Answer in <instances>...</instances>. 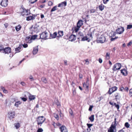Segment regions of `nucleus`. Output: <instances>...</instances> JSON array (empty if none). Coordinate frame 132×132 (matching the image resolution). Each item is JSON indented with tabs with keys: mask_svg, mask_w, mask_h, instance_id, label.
<instances>
[{
	"mask_svg": "<svg viewBox=\"0 0 132 132\" xmlns=\"http://www.w3.org/2000/svg\"><path fill=\"white\" fill-rule=\"evenodd\" d=\"M61 132H68L67 129L64 126H62L60 128Z\"/></svg>",
	"mask_w": 132,
	"mask_h": 132,
	"instance_id": "11",
	"label": "nucleus"
},
{
	"mask_svg": "<svg viewBox=\"0 0 132 132\" xmlns=\"http://www.w3.org/2000/svg\"><path fill=\"white\" fill-rule=\"evenodd\" d=\"M3 91V92L4 93H7V90H6L5 89Z\"/></svg>",
	"mask_w": 132,
	"mask_h": 132,
	"instance_id": "62",
	"label": "nucleus"
},
{
	"mask_svg": "<svg viewBox=\"0 0 132 132\" xmlns=\"http://www.w3.org/2000/svg\"><path fill=\"white\" fill-rule=\"evenodd\" d=\"M67 5V2L64 1L61 3L58 4V6L59 7H63V6H65Z\"/></svg>",
	"mask_w": 132,
	"mask_h": 132,
	"instance_id": "14",
	"label": "nucleus"
},
{
	"mask_svg": "<svg viewBox=\"0 0 132 132\" xmlns=\"http://www.w3.org/2000/svg\"><path fill=\"white\" fill-rule=\"evenodd\" d=\"M79 76L80 78H82V75L81 74H79Z\"/></svg>",
	"mask_w": 132,
	"mask_h": 132,
	"instance_id": "64",
	"label": "nucleus"
},
{
	"mask_svg": "<svg viewBox=\"0 0 132 132\" xmlns=\"http://www.w3.org/2000/svg\"><path fill=\"white\" fill-rule=\"evenodd\" d=\"M88 84V80H87L86 83H84L83 84V87H86L87 89H88L89 86Z\"/></svg>",
	"mask_w": 132,
	"mask_h": 132,
	"instance_id": "21",
	"label": "nucleus"
},
{
	"mask_svg": "<svg viewBox=\"0 0 132 132\" xmlns=\"http://www.w3.org/2000/svg\"><path fill=\"white\" fill-rule=\"evenodd\" d=\"M77 36L78 37L77 38V39H79L80 38H81L83 37H84V35L83 34L80 32H79Z\"/></svg>",
	"mask_w": 132,
	"mask_h": 132,
	"instance_id": "20",
	"label": "nucleus"
},
{
	"mask_svg": "<svg viewBox=\"0 0 132 132\" xmlns=\"http://www.w3.org/2000/svg\"><path fill=\"white\" fill-rule=\"evenodd\" d=\"M85 61H86V64H88L89 63V62L88 60V59H87L86 60H85Z\"/></svg>",
	"mask_w": 132,
	"mask_h": 132,
	"instance_id": "55",
	"label": "nucleus"
},
{
	"mask_svg": "<svg viewBox=\"0 0 132 132\" xmlns=\"http://www.w3.org/2000/svg\"><path fill=\"white\" fill-rule=\"evenodd\" d=\"M106 58L107 59H109L110 58V54L108 52L107 53H106Z\"/></svg>",
	"mask_w": 132,
	"mask_h": 132,
	"instance_id": "38",
	"label": "nucleus"
},
{
	"mask_svg": "<svg viewBox=\"0 0 132 132\" xmlns=\"http://www.w3.org/2000/svg\"><path fill=\"white\" fill-rule=\"evenodd\" d=\"M21 103L20 101H18L16 102L14 104V105L16 106V107H18L19 105Z\"/></svg>",
	"mask_w": 132,
	"mask_h": 132,
	"instance_id": "35",
	"label": "nucleus"
},
{
	"mask_svg": "<svg viewBox=\"0 0 132 132\" xmlns=\"http://www.w3.org/2000/svg\"><path fill=\"white\" fill-rule=\"evenodd\" d=\"M57 6H56L54 7L51 10V12L57 10Z\"/></svg>",
	"mask_w": 132,
	"mask_h": 132,
	"instance_id": "34",
	"label": "nucleus"
},
{
	"mask_svg": "<svg viewBox=\"0 0 132 132\" xmlns=\"http://www.w3.org/2000/svg\"><path fill=\"white\" fill-rule=\"evenodd\" d=\"M40 39L45 40L47 39L48 34L46 31L44 32L42 34H40Z\"/></svg>",
	"mask_w": 132,
	"mask_h": 132,
	"instance_id": "4",
	"label": "nucleus"
},
{
	"mask_svg": "<svg viewBox=\"0 0 132 132\" xmlns=\"http://www.w3.org/2000/svg\"><path fill=\"white\" fill-rule=\"evenodd\" d=\"M15 112L14 111H10L8 113V117L10 120L14 118Z\"/></svg>",
	"mask_w": 132,
	"mask_h": 132,
	"instance_id": "7",
	"label": "nucleus"
},
{
	"mask_svg": "<svg viewBox=\"0 0 132 132\" xmlns=\"http://www.w3.org/2000/svg\"><path fill=\"white\" fill-rule=\"evenodd\" d=\"M34 18V17L32 16H29L27 17L26 20L28 21H29L32 20Z\"/></svg>",
	"mask_w": 132,
	"mask_h": 132,
	"instance_id": "29",
	"label": "nucleus"
},
{
	"mask_svg": "<svg viewBox=\"0 0 132 132\" xmlns=\"http://www.w3.org/2000/svg\"><path fill=\"white\" fill-rule=\"evenodd\" d=\"M57 34V33L56 32H54L52 35H51V36L52 37V38H55L56 37Z\"/></svg>",
	"mask_w": 132,
	"mask_h": 132,
	"instance_id": "26",
	"label": "nucleus"
},
{
	"mask_svg": "<svg viewBox=\"0 0 132 132\" xmlns=\"http://www.w3.org/2000/svg\"><path fill=\"white\" fill-rule=\"evenodd\" d=\"M38 46H37L34 48L32 51L33 54H36L37 53L38 51Z\"/></svg>",
	"mask_w": 132,
	"mask_h": 132,
	"instance_id": "15",
	"label": "nucleus"
},
{
	"mask_svg": "<svg viewBox=\"0 0 132 132\" xmlns=\"http://www.w3.org/2000/svg\"><path fill=\"white\" fill-rule=\"evenodd\" d=\"M104 6L101 4L99 6V9L101 11H102L104 9Z\"/></svg>",
	"mask_w": 132,
	"mask_h": 132,
	"instance_id": "27",
	"label": "nucleus"
},
{
	"mask_svg": "<svg viewBox=\"0 0 132 132\" xmlns=\"http://www.w3.org/2000/svg\"><path fill=\"white\" fill-rule=\"evenodd\" d=\"M8 0H2L1 2V4L3 6L5 7L8 4Z\"/></svg>",
	"mask_w": 132,
	"mask_h": 132,
	"instance_id": "9",
	"label": "nucleus"
},
{
	"mask_svg": "<svg viewBox=\"0 0 132 132\" xmlns=\"http://www.w3.org/2000/svg\"><path fill=\"white\" fill-rule=\"evenodd\" d=\"M56 125L58 126H60L61 125V124L59 122H57L56 123Z\"/></svg>",
	"mask_w": 132,
	"mask_h": 132,
	"instance_id": "63",
	"label": "nucleus"
},
{
	"mask_svg": "<svg viewBox=\"0 0 132 132\" xmlns=\"http://www.w3.org/2000/svg\"><path fill=\"white\" fill-rule=\"evenodd\" d=\"M58 34L59 36H58L57 37H62L63 35V32L62 31H59Z\"/></svg>",
	"mask_w": 132,
	"mask_h": 132,
	"instance_id": "25",
	"label": "nucleus"
},
{
	"mask_svg": "<svg viewBox=\"0 0 132 132\" xmlns=\"http://www.w3.org/2000/svg\"><path fill=\"white\" fill-rule=\"evenodd\" d=\"M36 0H30V3L33 4L36 2L37 1H35Z\"/></svg>",
	"mask_w": 132,
	"mask_h": 132,
	"instance_id": "48",
	"label": "nucleus"
},
{
	"mask_svg": "<svg viewBox=\"0 0 132 132\" xmlns=\"http://www.w3.org/2000/svg\"><path fill=\"white\" fill-rule=\"evenodd\" d=\"M53 3L51 1H49L48 2V5L49 6H51L52 5Z\"/></svg>",
	"mask_w": 132,
	"mask_h": 132,
	"instance_id": "50",
	"label": "nucleus"
},
{
	"mask_svg": "<svg viewBox=\"0 0 132 132\" xmlns=\"http://www.w3.org/2000/svg\"><path fill=\"white\" fill-rule=\"evenodd\" d=\"M14 125L16 129H18L20 127V124L19 123H18L14 124Z\"/></svg>",
	"mask_w": 132,
	"mask_h": 132,
	"instance_id": "28",
	"label": "nucleus"
},
{
	"mask_svg": "<svg viewBox=\"0 0 132 132\" xmlns=\"http://www.w3.org/2000/svg\"><path fill=\"white\" fill-rule=\"evenodd\" d=\"M37 37V35H34L31 36V38L32 39V42L33 39H35Z\"/></svg>",
	"mask_w": 132,
	"mask_h": 132,
	"instance_id": "32",
	"label": "nucleus"
},
{
	"mask_svg": "<svg viewBox=\"0 0 132 132\" xmlns=\"http://www.w3.org/2000/svg\"><path fill=\"white\" fill-rule=\"evenodd\" d=\"M130 94L131 95H132V88L130 90Z\"/></svg>",
	"mask_w": 132,
	"mask_h": 132,
	"instance_id": "61",
	"label": "nucleus"
},
{
	"mask_svg": "<svg viewBox=\"0 0 132 132\" xmlns=\"http://www.w3.org/2000/svg\"><path fill=\"white\" fill-rule=\"evenodd\" d=\"M69 113L71 114V116L73 115L72 111L71 109H69Z\"/></svg>",
	"mask_w": 132,
	"mask_h": 132,
	"instance_id": "44",
	"label": "nucleus"
},
{
	"mask_svg": "<svg viewBox=\"0 0 132 132\" xmlns=\"http://www.w3.org/2000/svg\"><path fill=\"white\" fill-rule=\"evenodd\" d=\"M132 28V25H128L127 26V29H130Z\"/></svg>",
	"mask_w": 132,
	"mask_h": 132,
	"instance_id": "43",
	"label": "nucleus"
},
{
	"mask_svg": "<svg viewBox=\"0 0 132 132\" xmlns=\"http://www.w3.org/2000/svg\"><path fill=\"white\" fill-rule=\"evenodd\" d=\"M26 42L28 43H30L32 42V39L30 36H28L26 39Z\"/></svg>",
	"mask_w": 132,
	"mask_h": 132,
	"instance_id": "17",
	"label": "nucleus"
},
{
	"mask_svg": "<svg viewBox=\"0 0 132 132\" xmlns=\"http://www.w3.org/2000/svg\"><path fill=\"white\" fill-rule=\"evenodd\" d=\"M42 81L44 83H46L47 82V81L46 79L44 77H43L42 78Z\"/></svg>",
	"mask_w": 132,
	"mask_h": 132,
	"instance_id": "31",
	"label": "nucleus"
},
{
	"mask_svg": "<svg viewBox=\"0 0 132 132\" xmlns=\"http://www.w3.org/2000/svg\"><path fill=\"white\" fill-rule=\"evenodd\" d=\"M76 39V36L75 35H72L69 38V40L71 42L75 40Z\"/></svg>",
	"mask_w": 132,
	"mask_h": 132,
	"instance_id": "13",
	"label": "nucleus"
},
{
	"mask_svg": "<svg viewBox=\"0 0 132 132\" xmlns=\"http://www.w3.org/2000/svg\"><path fill=\"white\" fill-rule=\"evenodd\" d=\"M114 96L115 97V99L116 101L117 100H119L120 98V96L119 94L118 93H116L114 94Z\"/></svg>",
	"mask_w": 132,
	"mask_h": 132,
	"instance_id": "19",
	"label": "nucleus"
},
{
	"mask_svg": "<svg viewBox=\"0 0 132 132\" xmlns=\"http://www.w3.org/2000/svg\"><path fill=\"white\" fill-rule=\"evenodd\" d=\"M23 47L24 48H26L28 47V45L27 44H24L23 45Z\"/></svg>",
	"mask_w": 132,
	"mask_h": 132,
	"instance_id": "52",
	"label": "nucleus"
},
{
	"mask_svg": "<svg viewBox=\"0 0 132 132\" xmlns=\"http://www.w3.org/2000/svg\"><path fill=\"white\" fill-rule=\"evenodd\" d=\"M81 39V41H84L87 40L88 38L87 37L85 36V37H83Z\"/></svg>",
	"mask_w": 132,
	"mask_h": 132,
	"instance_id": "33",
	"label": "nucleus"
},
{
	"mask_svg": "<svg viewBox=\"0 0 132 132\" xmlns=\"http://www.w3.org/2000/svg\"><path fill=\"white\" fill-rule=\"evenodd\" d=\"M83 24V21L81 20H79L77 23V27H80Z\"/></svg>",
	"mask_w": 132,
	"mask_h": 132,
	"instance_id": "18",
	"label": "nucleus"
},
{
	"mask_svg": "<svg viewBox=\"0 0 132 132\" xmlns=\"http://www.w3.org/2000/svg\"><path fill=\"white\" fill-rule=\"evenodd\" d=\"M94 115H92L89 117V119L90 120L91 122H93L94 121Z\"/></svg>",
	"mask_w": 132,
	"mask_h": 132,
	"instance_id": "24",
	"label": "nucleus"
},
{
	"mask_svg": "<svg viewBox=\"0 0 132 132\" xmlns=\"http://www.w3.org/2000/svg\"><path fill=\"white\" fill-rule=\"evenodd\" d=\"M29 79L31 81H33L34 80L32 76L31 75H30L29 77Z\"/></svg>",
	"mask_w": 132,
	"mask_h": 132,
	"instance_id": "41",
	"label": "nucleus"
},
{
	"mask_svg": "<svg viewBox=\"0 0 132 132\" xmlns=\"http://www.w3.org/2000/svg\"><path fill=\"white\" fill-rule=\"evenodd\" d=\"M97 40L99 42L103 43L105 41V38L103 35H102L98 36V37L97 39Z\"/></svg>",
	"mask_w": 132,
	"mask_h": 132,
	"instance_id": "3",
	"label": "nucleus"
},
{
	"mask_svg": "<svg viewBox=\"0 0 132 132\" xmlns=\"http://www.w3.org/2000/svg\"><path fill=\"white\" fill-rule=\"evenodd\" d=\"M54 116L57 120H58L59 119V116L58 114H54Z\"/></svg>",
	"mask_w": 132,
	"mask_h": 132,
	"instance_id": "37",
	"label": "nucleus"
},
{
	"mask_svg": "<svg viewBox=\"0 0 132 132\" xmlns=\"http://www.w3.org/2000/svg\"><path fill=\"white\" fill-rule=\"evenodd\" d=\"M43 131V130L42 128H39L37 130V132H42Z\"/></svg>",
	"mask_w": 132,
	"mask_h": 132,
	"instance_id": "47",
	"label": "nucleus"
},
{
	"mask_svg": "<svg viewBox=\"0 0 132 132\" xmlns=\"http://www.w3.org/2000/svg\"><path fill=\"white\" fill-rule=\"evenodd\" d=\"M124 31L123 28L120 27L118 28L116 30V33L117 34H122Z\"/></svg>",
	"mask_w": 132,
	"mask_h": 132,
	"instance_id": "6",
	"label": "nucleus"
},
{
	"mask_svg": "<svg viewBox=\"0 0 132 132\" xmlns=\"http://www.w3.org/2000/svg\"><path fill=\"white\" fill-rule=\"evenodd\" d=\"M26 95L28 96L29 99L30 101L34 100L35 98V97L34 96L28 93H26Z\"/></svg>",
	"mask_w": 132,
	"mask_h": 132,
	"instance_id": "12",
	"label": "nucleus"
},
{
	"mask_svg": "<svg viewBox=\"0 0 132 132\" xmlns=\"http://www.w3.org/2000/svg\"><path fill=\"white\" fill-rule=\"evenodd\" d=\"M37 124L39 125L42 124L45 120V119L43 116L38 117L37 118Z\"/></svg>",
	"mask_w": 132,
	"mask_h": 132,
	"instance_id": "2",
	"label": "nucleus"
},
{
	"mask_svg": "<svg viewBox=\"0 0 132 132\" xmlns=\"http://www.w3.org/2000/svg\"><path fill=\"white\" fill-rule=\"evenodd\" d=\"M117 38H118L117 37H116L114 38H112L111 39V40L112 41H113V40H114L115 39H117Z\"/></svg>",
	"mask_w": 132,
	"mask_h": 132,
	"instance_id": "59",
	"label": "nucleus"
},
{
	"mask_svg": "<svg viewBox=\"0 0 132 132\" xmlns=\"http://www.w3.org/2000/svg\"><path fill=\"white\" fill-rule=\"evenodd\" d=\"M99 62L100 63H101L102 62V60L100 58H99Z\"/></svg>",
	"mask_w": 132,
	"mask_h": 132,
	"instance_id": "60",
	"label": "nucleus"
},
{
	"mask_svg": "<svg viewBox=\"0 0 132 132\" xmlns=\"http://www.w3.org/2000/svg\"><path fill=\"white\" fill-rule=\"evenodd\" d=\"M116 120V118H115L114 122H112L109 128V129L108 130V132H116V127L117 126Z\"/></svg>",
	"mask_w": 132,
	"mask_h": 132,
	"instance_id": "1",
	"label": "nucleus"
},
{
	"mask_svg": "<svg viewBox=\"0 0 132 132\" xmlns=\"http://www.w3.org/2000/svg\"><path fill=\"white\" fill-rule=\"evenodd\" d=\"M3 51L5 54H8L11 52V48L10 47H7L3 49Z\"/></svg>",
	"mask_w": 132,
	"mask_h": 132,
	"instance_id": "10",
	"label": "nucleus"
},
{
	"mask_svg": "<svg viewBox=\"0 0 132 132\" xmlns=\"http://www.w3.org/2000/svg\"><path fill=\"white\" fill-rule=\"evenodd\" d=\"M87 125L88 126V128H89L90 130L91 129H90V128L91 127L93 126V124H91L87 123Z\"/></svg>",
	"mask_w": 132,
	"mask_h": 132,
	"instance_id": "39",
	"label": "nucleus"
},
{
	"mask_svg": "<svg viewBox=\"0 0 132 132\" xmlns=\"http://www.w3.org/2000/svg\"><path fill=\"white\" fill-rule=\"evenodd\" d=\"M132 44V42L131 41H130L127 44V46H130Z\"/></svg>",
	"mask_w": 132,
	"mask_h": 132,
	"instance_id": "54",
	"label": "nucleus"
},
{
	"mask_svg": "<svg viewBox=\"0 0 132 132\" xmlns=\"http://www.w3.org/2000/svg\"><path fill=\"white\" fill-rule=\"evenodd\" d=\"M67 60H64V64L65 65H67Z\"/></svg>",
	"mask_w": 132,
	"mask_h": 132,
	"instance_id": "58",
	"label": "nucleus"
},
{
	"mask_svg": "<svg viewBox=\"0 0 132 132\" xmlns=\"http://www.w3.org/2000/svg\"><path fill=\"white\" fill-rule=\"evenodd\" d=\"M121 72L123 75L126 76L127 74V71L126 69H123L121 70Z\"/></svg>",
	"mask_w": 132,
	"mask_h": 132,
	"instance_id": "16",
	"label": "nucleus"
},
{
	"mask_svg": "<svg viewBox=\"0 0 132 132\" xmlns=\"http://www.w3.org/2000/svg\"><path fill=\"white\" fill-rule=\"evenodd\" d=\"M3 45H0V51H1L3 49Z\"/></svg>",
	"mask_w": 132,
	"mask_h": 132,
	"instance_id": "49",
	"label": "nucleus"
},
{
	"mask_svg": "<svg viewBox=\"0 0 132 132\" xmlns=\"http://www.w3.org/2000/svg\"><path fill=\"white\" fill-rule=\"evenodd\" d=\"M80 28V27H77V26L75 28V32H77L78 31Z\"/></svg>",
	"mask_w": 132,
	"mask_h": 132,
	"instance_id": "40",
	"label": "nucleus"
},
{
	"mask_svg": "<svg viewBox=\"0 0 132 132\" xmlns=\"http://www.w3.org/2000/svg\"><path fill=\"white\" fill-rule=\"evenodd\" d=\"M22 47L21 45H20L19 46L15 49V53L19 52H20L19 50L21 49V48Z\"/></svg>",
	"mask_w": 132,
	"mask_h": 132,
	"instance_id": "23",
	"label": "nucleus"
},
{
	"mask_svg": "<svg viewBox=\"0 0 132 132\" xmlns=\"http://www.w3.org/2000/svg\"><path fill=\"white\" fill-rule=\"evenodd\" d=\"M112 90H111V88H110L108 92V93H109V94L110 95L112 94V93H113L112 92Z\"/></svg>",
	"mask_w": 132,
	"mask_h": 132,
	"instance_id": "45",
	"label": "nucleus"
},
{
	"mask_svg": "<svg viewBox=\"0 0 132 132\" xmlns=\"http://www.w3.org/2000/svg\"><path fill=\"white\" fill-rule=\"evenodd\" d=\"M115 107L117 108V110H118L119 109V106L118 104H117V105H116Z\"/></svg>",
	"mask_w": 132,
	"mask_h": 132,
	"instance_id": "56",
	"label": "nucleus"
},
{
	"mask_svg": "<svg viewBox=\"0 0 132 132\" xmlns=\"http://www.w3.org/2000/svg\"><path fill=\"white\" fill-rule=\"evenodd\" d=\"M93 108V106H90L89 109V110L91 111L92 110V108Z\"/></svg>",
	"mask_w": 132,
	"mask_h": 132,
	"instance_id": "51",
	"label": "nucleus"
},
{
	"mask_svg": "<svg viewBox=\"0 0 132 132\" xmlns=\"http://www.w3.org/2000/svg\"><path fill=\"white\" fill-rule=\"evenodd\" d=\"M111 89L112 90V92H113L117 90V88L116 86H114L112 87Z\"/></svg>",
	"mask_w": 132,
	"mask_h": 132,
	"instance_id": "30",
	"label": "nucleus"
},
{
	"mask_svg": "<svg viewBox=\"0 0 132 132\" xmlns=\"http://www.w3.org/2000/svg\"><path fill=\"white\" fill-rule=\"evenodd\" d=\"M125 126L127 128H128L129 127L130 125L128 122H126L125 123Z\"/></svg>",
	"mask_w": 132,
	"mask_h": 132,
	"instance_id": "36",
	"label": "nucleus"
},
{
	"mask_svg": "<svg viewBox=\"0 0 132 132\" xmlns=\"http://www.w3.org/2000/svg\"><path fill=\"white\" fill-rule=\"evenodd\" d=\"M22 9L23 10L21 13L22 15L23 16L28 15L29 13V12H28L29 10H26L24 8Z\"/></svg>",
	"mask_w": 132,
	"mask_h": 132,
	"instance_id": "8",
	"label": "nucleus"
},
{
	"mask_svg": "<svg viewBox=\"0 0 132 132\" xmlns=\"http://www.w3.org/2000/svg\"><path fill=\"white\" fill-rule=\"evenodd\" d=\"M21 26L20 24L15 27V29L17 31H19L21 29Z\"/></svg>",
	"mask_w": 132,
	"mask_h": 132,
	"instance_id": "22",
	"label": "nucleus"
},
{
	"mask_svg": "<svg viewBox=\"0 0 132 132\" xmlns=\"http://www.w3.org/2000/svg\"><path fill=\"white\" fill-rule=\"evenodd\" d=\"M90 13H94L95 12V10L94 9H92L90 10Z\"/></svg>",
	"mask_w": 132,
	"mask_h": 132,
	"instance_id": "42",
	"label": "nucleus"
},
{
	"mask_svg": "<svg viewBox=\"0 0 132 132\" xmlns=\"http://www.w3.org/2000/svg\"><path fill=\"white\" fill-rule=\"evenodd\" d=\"M4 25L5 26V27L6 28L8 27V23H6L4 24Z\"/></svg>",
	"mask_w": 132,
	"mask_h": 132,
	"instance_id": "57",
	"label": "nucleus"
},
{
	"mask_svg": "<svg viewBox=\"0 0 132 132\" xmlns=\"http://www.w3.org/2000/svg\"><path fill=\"white\" fill-rule=\"evenodd\" d=\"M23 101H26L27 100V98H24V97H21L20 98Z\"/></svg>",
	"mask_w": 132,
	"mask_h": 132,
	"instance_id": "46",
	"label": "nucleus"
},
{
	"mask_svg": "<svg viewBox=\"0 0 132 132\" xmlns=\"http://www.w3.org/2000/svg\"><path fill=\"white\" fill-rule=\"evenodd\" d=\"M121 64L117 63L113 67L112 69L114 71H116L117 70H119L121 68Z\"/></svg>",
	"mask_w": 132,
	"mask_h": 132,
	"instance_id": "5",
	"label": "nucleus"
},
{
	"mask_svg": "<svg viewBox=\"0 0 132 132\" xmlns=\"http://www.w3.org/2000/svg\"><path fill=\"white\" fill-rule=\"evenodd\" d=\"M109 1V0H103V3L105 4H106Z\"/></svg>",
	"mask_w": 132,
	"mask_h": 132,
	"instance_id": "53",
	"label": "nucleus"
}]
</instances>
